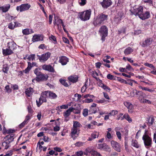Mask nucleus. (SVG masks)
Here are the masks:
<instances>
[{
    "instance_id": "nucleus-13",
    "label": "nucleus",
    "mask_w": 156,
    "mask_h": 156,
    "mask_svg": "<svg viewBox=\"0 0 156 156\" xmlns=\"http://www.w3.org/2000/svg\"><path fill=\"white\" fill-rule=\"evenodd\" d=\"M150 16V13L149 12L146 11L144 12L143 11L139 17L142 20H145L149 18Z\"/></svg>"
},
{
    "instance_id": "nucleus-1",
    "label": "nucleus",
    "mask_w": 156,
    "mask_h": 156,
    "mask_svg": "<svg viewBox=\"0 0 156 156\" xmlns=\"http://www.w3.org/2000/svg\"><path fill=\"white\" fill-rule=\"evenodd\" d=\"M108 15L103 13L98 15L95 18H94L93 22V24L95 26H100L101 24L104 23L105 21L108 19Z\"/></svg>"
},
{
    "instance_id": "nucleus-18",
    "label": "nucleus",
    "mask_w": 156,
    "mask_h": 156,
    "mask_svg": "<svg viewBox=\"0 0 156 156\" xmlns=\"http://www.w3.org/2000/svg\"><path fill=\"white\" fill-rule=\"evenodd\" d=\"M153 41V39L151 38H147L144 41L142 45L143 47H144L147 46V45L151 44Z\"/></svg>"
},
{
    "instance_id": "nucleus-28",
    "label": "nucleus",
    "mask_w": 156,
    "mask_h": 156,
    "mask_svg": "<svg viewBox=\"0 0 156 156\" xmlns=\"http://www.w3.org/2000/svg\"><path fill=\"white\" fill-rule=\"evenodd\" d=\"M9 69V67L7 64H4L2 67V71L5 73H7Z\"/></svg>"
},
{
    "instance_id": "nucleus-60",
    "label": "nucleus",
    "mask_w": 156,
    "mask_h": 156,
    "mask_svg": "<svg viewBox=\"0 0 156 156\" xmlns=\"http://www.w3.org/2000/svg\"><path fill=\"white\" fill-rule=\"evenodd\" d=\"M86 128L89 129H93L94 128V126L92 124H88L85 126Z\"/></svg>"
},
{
    "instance_id": "nucleus-37",
    "label": "nucleus",
    "mask_w": 156,
    "mask_h": 156,
    "mask_svg": "<svg viewBox=\"0 0 156 156\" xmlns=\"http://www.w3.org/2000/svg\"><path fill=\"white\" fill-rule=\"evenodd\" d=\"M103 150L108 151V152H110L111 150L110 147L108 145L106 144L105 143L104 145L103 146Z\"/></svg>"
},
{
    "instance_id": "nucleus-16",
    "label": "nucleus",
    "mask_w": 156,
    "mask_h": 156,
    "mask_svg": "<svg viewBox=\"0 0 156 156\" xmlns=\"http://www.w3.org/2000/svg\"><path fill=\"white\" fill-rule=\"evenodd\" d=\"M68 61V59L65 56H62L59 57V62L62 65H66Z\"/></svg>"
},
{
    "instance_id": "nucleus-35",
    "label": "nucleus",
    "mask_w": 156,
    "mask_h": 156,
    "mask_svg": "<svg viewBox=\"0 0 156 156\" xmlns=\"http://www.w3.org/2000/svg\"><path fill=\"white\" fill-rule=\"evenodd\" d=\"M59 81L62 85L66 87H68L69 86V84L66 82V80L60 79L59 80Z\"/></svg>"
},
{
    "instance_id": "nucleus-39",
    "label": "nucleus",
    "mask_w": 156,
    "mask_h": 156,
    "mask_svg": "<svg viewBox=\"0 0 156 156\" xmlns=\"http://www.w3.org/2000/svg\"><path fill=\"white\" fill-rule=\"evenodd\" d=\"M124 117L125 119L127 120L129 122H132V119L129 117V115L126 113L124 114Z\"/></svg>"
},
{
    "instance_id": "nucleus-34",
    "label": "nucleus",
    "mask_w": 156,
    "mask_h": 156,
    "mask_svg": "<svg viewBox=\"0 0 156 156\" xmlns=\"http://www.w3.org/2000/svg\"><path fill=\"white\" fill-rule=\"evenodd\" d=\"M139 88L143 90L151 92H152L154 91V90H153L152 89H150L148 88L142 87L141 86H139Z\"/></svg>"
},
{
    "instance_id": "nucleus-10",
    "label": "nucleus",
    "mask_w": 156,
    "mask_h": 156,
    "mask_svg": "<svg viewBox=\"0 0 156 156\" xmlns=\"http://www.w3.org/2000/svg\"><path fill=\"white\" fill-rule=\"evenodd\" d=\"M7 47L13 51L17 48V45L13 41L11 40L7 43Z\"/></svg>"
},
{
    "instance_id": "nucleus-58",
    "label": "nucleus",
    "mask_w": 156,
    "mask_h": 156,
    "mask_svg": "<svg viewBox=\"0 0 156 156\" xmlns=\"http://www.w3.org/2000/svg\"><path fill=\"white\" fill-rule=\"evenodd\" d=\"M36 102L37 105L38 107H40L43 102L41 101V100L40 99V98H39L38 101L36 100Z\"/></svg>"
},
{
    "instance_id": "nucleus-20",
    "label": "nucleus",
    "mask_w": 156,
    "mask_h": 156,
    "mask_svg": "<svg viewBox=\"0 0 156 156\" xmlns=\"http://www.w3.org/2000/svg\"><path fill=\"white\" fill-rule=\"evenodd\" d=\"M10 5L9 4H7L3 6L0 7V10L2 11L3 12H7L10 8Z\"/></svg>"
},
{
    "instance_id": "nucleus-41",
    "label": "nucleus",
    "mask_w": 156,
    "mask_h": 156,
    "mask_svg": "<svg viewBox=\"0 0 156 156\" xmlns=\"http://www.w3.org/2000/svg\"><path fill=\"white\" fill-rule=\"evenodd\" d=\"M118 129L117 128L115 129V130L116 132V134L117 137L119 140H121V139L122 137H121V134L120 132L119 131H117V130Z\"/></svg>"
},
{
    "instance_id": "nucleus-14",
    "label": "nucleus",
    "mask_w": 156,
    "mask_h": 156,
    "mask_svg": "<svg viewBox=\"0 0 156 156\" xmlns=\"http://www.w3.org/2000/svg\"><path fill=\"white\" fill-rule=\"evenodd\" d=\"M78 78L77 75H72L68 77L67 79L70 82L74 83L78 81Z\"/></svg>"
},
{
    "instance_id": "nucleus-21",
    "label": "nucleus",
    "mask_w": 156,
    "mask_h": 156,
    "mask_svg": "<svg viewBox=\"0 0 156 156\" xmlns=\"http://www.w3.org/2000/svg\"><path fill=\"white\" fill-rule=\"evenodd\" d=\"M124 104L128 109V111L129 112H132V109L133 108V105L129 102L126 101L124 102Z\"/></svg>"
},
{
    "instance_id": "nucleus-32",
    "label": "nucleus",
    "mask_w": 156,
    "mask_h": 156,
    "mask_svg": "<svg viewBox=\"0 0 156 156\" xmlns=\"http://www.w3.org/2000/svg\"><path fill=\"white\" fill-rule=\"evenodd\" d=\"M122 16L116 15L114 19V22L116 24H118L121 20Z\"/></svg>"
},
{
    "instance_id": "nucleus-53",
    "label": "nucleus",
    "mask_w": 156,
    "mask_h": 156,
    "mask_svg": "<svg viewBox=\"0 0 156 156\" xmlns=\"http://www.w3.org/2000/svg\"><path fill=\"white\" fill-rule=\"evenodd\" d=\"M34 73L37 76H38L41 73L39 71V69L38 68L36 69L34 71Z\"/></svg>"
},
{
    "instance_id": "nucleus-2",
    "label": "nucleus",
    "mask_w": 156,
    "mask_h": 156,
    "mask_svg": "<svg viewBox=\"0 0 156 156\" xmlns=\"http://www.w3.org/2000/svg\"><path fill=\"white\" fill-rule=\"evenodd\" d=\"M91 14V11L89 9L79 13V16L81 20L85 21L88 20L90 19Z\"/></svg>"
},
{
    "instance_id": "nucleus-52",
    "label": "nucleus",
    "mask_w": 156,
    "mask_h": 156,
    "mask_svg": "<svg viewBox=\"0 0 156 156\" xmlns=\"http://www.w3.org/2000/svg\"><path fill=\"white\" fill-rule=\"evenodd\" d=\"M79 3L81 6L84 5L86 3V0H79Z\"/></svg>"
},
{
    "instance_id": "nucleus-19",
    "label": "nucleus",
    "mask_w": 156,
    "mask_h": 156,
    "mask_svg": "<svg viewBox=\"0 0 156 156\" xmlns=\"http://www.w3.org/2000/svg\"><path fill=\"white\" fill-rule=\"evenodd\" d=\"M2 53L4 55L6 56L11 55L14 53L13 51L8 47L5 49H2Z\"/></svg>"
},
{
    "instance_id": "nucleus-23",
    "label": "nucleus",
    "mask_w": 156,
    "mask_h": 156,
    "mask_svg": "<svg viewBox=\"0 0 156 156\" xmlns=\"http://www.w3.org/2000/svg\"><path fill=\"white\" fill-rule=\"evenodd\" d=\"M41 36L40 35L35 34L33 36L32 38V41L33 42L38 41H43V38H42L41 40Z\"/></svg>"
},
{
    "instance_id": "nucleus-22",
    "label": "nucleus",
    "mask_w": 156,
    "mask_h": 156,
    "mask_svg": "<svg viewBox=\"0 0 156 156\" xmlns=\"http://www.w3.org/2000/svg\"><path fill=\"white\" fill-rule=\"evenodd\" d=\"M14 136V134H9L8 135H7L5 137V140L6 141H8V142H9V143H10L11 142H12L14 140L13 137Z\"/></svg>"
},
{
    "instance_id": "nucleus-3",
    "label": "nucleus",
    "mask_w": 156,
    "mask_h": 156,
    "mask_svg": "<svg viewBox=\"0 0 156 156\" xmlns=\"http://www.w3.org/2000/svg\"><path fill=\"white\" fill-rule=\"evenodd\" d=\"M142 139L145 146L147 147H149L151 146L152 140L151 138L146 134V131L142 137Z\"/></svg>"
},
{
    "instance_id": "nucleus-7",
    "label": "nucleus",
    "mask_w": 156,
    "mask_h": 156,
    "mask_svg": "<svg viewBox=\"0 0 156 156\" xmlns=\"http://www.w3.org/2000/svg\"><path fill=\"white\" fill-rule=\"evenodd\" d=\"M99 32L101 35L102 36V39H103L108 35V28L105 26H103L101 27Z\"/></svg>"
},
{
    "instance_id": "nucleus-43",
    "label": "nucleus",
    "mask_w": 156,
    "mask_h": 156,
    "mask_svg": "<svg viewBox=\"0 0 156 156\" xmlns=\"http://www.w3.org/2000/svg\"><path fill=\"white\" fill-rule=\"evenodd\" d=\"M92 150L90 147H88L86 149L84 154L87 155L88 153H91Z\"/></svg>"
},
{
    "instance_id": "nucleus-17",
    "label": "nucleus",
    "mask_w": 156,
    "mask_h": 156,
    "mask_svg": "<svg viewBox=\"0 0 156 156\" xmlns=\"http://www.w3.org/2000/svg\"><path fill=\"white\" fill-rule=\"evenodd\" d=\"M48 77V76L47 75H45L41 73V74H40L38 76H37L36 80L38 81L46 80Z\"/></svg>"
},
{
    "instance_id": "nucleus-36",
    "label": "nucleus",
    "mask_w": 156,
    "mask_h": 156,
    "mask_svg": "<svg viewBox=\"0 0 156 156\" xmlns=\"http://www.w3.org/2000/svg\"><path fill=\"white\" fill-rule=\"evenodd\" d=\"M57 97L56 94L53 92L50 91L49 98L51 99H55Z\"/></svg>"
},
{
    "instance_id": "nucleus-61",
    "label": "nucleus",
    "mask_w": 156,
    "mask_h": 156,
    "mask_svg": "<svg viewBox=\"0 0 156 156\" xmlns=\"http://www.w3.org/2000/svg\"><path fill=\"white\" fill-rule=\"evenodd\" d=\"M27 109L29 113H32L33 112V110L32 108V107L30 105H29L27 106Z\"/></svg>"
},
{
    "instance_id": "nucleus-44",
    "label": "nucleus",
    "mask_w": 156,
    "mask_h": 156,
    "mask_svg": "<svg viewBox=\"0 0 156 156\" xmlns=\"http://www.w3.org/2000/svg\"><path fill=\"white\" fill-rule=\"evenodd\" d=\"M102 84V86L101 87L104 90L108 92H109L110 91L111 89L109 87L103 83Z\"/></svg>"
},
{
    "instance_id": "nucleus-8",
    "label": "nucleus",
    "mask_w": 156,
    "mask_h": 156,
    "mask_svg": "<svg viewBox=\"0 0 156 156\" xmlns=\"http://www.w3.org/2000/svg\"><path fill=\"white\" fill-rule=\"evenodd\" d=\"M111 144L112 147L115 150L119 152H120L121 148L120 145L118 142L112 140L111 141Z\"/></svg>"
},
{
    "instance_id": "nucleus-6",
    "label": "nucleus",
    "mask_w": 156,
    "mask_h": 156,
    "mask_svg": "<svg viewBox=\"0 0 156 156\" xmlns=\"http://www.w3.org/2000/svg\"><path fill=\"white\" fill-rule=\"evenodd\" d=\"M30 7V5L28 4H22L20 6H17L16 10L17 11L22 12L28 10Z\"/></svg>"
},
{
    "instance_id": "nucleus-5",
    "label": "nucleus",
    "mask_w": 156,
    "mask_h": 156,
    "mask_svg": "<svg viewBox=\"0 0 156 156\" xmlns=\"http://www.w3.org/2000/svg\"><path fill=\"white\" fill-rule=\"evenodd\" d=\"M143 10V7L141 6L139 7L135 6L133 7V9H131V12L136 16H138L139 17L141 13H142Z\"/></svg>"
},
{
    "instance_id": "nucleus-49",
    "label": "nucleus",
    "mask_w": 156,
    "mask_h": 156,
    "mask_svg": "<svg viewBox=\"0 0 156 156\" xmlns=\"http://www.w3.org/2000/svg\"><path fill=\"white\" fill-rule=\"evenodd\" d=\"M97 110L96 107L90 108L89 112H91V113H95L97 112Z\"/></svg>"
},
{
    "instance_id": "nucleus-42",
    "label": "nucleus",
    "mask_w": 156,
    "mask_h": 156,
    "mask_svg": "<svg viewBox=\"0 0 156 156\" xmlns=\"http://www.w3.org/2000/svg\"><path fill=\"white\" fill-rule=\"evenodd\" d=\"M107 77L108 79L111 80H115L116 79L115 78V77H116V76H114L113 75H112L110 74L107 75Z\"/></svg>"
},
{
    "instance_id": "nucleus-11",
    "label": "nucleus",
    "mask_w": 156,
    "mask_h": 156,
    "mask_svg": "<svg viewBox=\"0 0 156 156\" xmlns=\"http://www.w3.org/2000/svg\"><path fill=\"white\" fill-rule=\"evenodd\" d=\"M42 68L45 70L48 71L50 72L54 73L55 70L51 65L44 64L41 66Z\"/></svg>"
},
{
    "instance_id": "nucleus-4",
    "label": "nucleus",
    "mask_w": 156,
    "mask_h": 156,
    "mask_svg": "<svg viewBox=\"0 0 156 156\" xmlns=\"http://www.w3.org/2000/svg\"><path fill=\"white\" fill-rule=\"evenodd\" d=\"M51 55V53L48 52L42 55H37V56L40 62H45L50 58Z\"/></svg>"
},
{
    "instance_id": "nucleus-46",
    "label": "nucleus",
    "mask_w": 156,
    "mask_h": 156,
    "mask_svg": "<svg viewBox=\"0 0 156 156\" xmlns=\"http://www.w3.org/2000/svg\"><path fill=\"white\" fill-rule=\"evenodd\" d=\"M144 65L146 66L149 67L153 70L155 69L154 67V66L152 64H151L149 63L148 62H146V63H145L144 64Z\"/></svg>"
},
{
    "instance_id": "nucleus-30",
    "label": "nucleus",
    "mask_w": 156,
    "mask_h": 156,
    "mask_svg": "<svg viewBox=\"0 0 156 156\" xmlns=\"http://www.w3.org/2000/svg\"><path fill=\"white\" fill-rule=\"evenodd\" d=\"M54 17H56L57 18L56 19V21L57 22V26H58V28H59V26L61 28V26H60L59 25L61 24L63 22L62 20L61 19H59L58 17L57 16H55L54 14Z\"/></svg>"
},
{
    "instance_id": "nucleus-45",
    "label": "nucleus",
    "mask_w": 156,
    "mask_h": 156,
    "mask_svg": "<svg viewBox=\"0 0 156 156\" xmlns=\"http://www.w3.org/2000/svg\"><path fill=\"white\" fill-rule=\"evenodd\" d=\"M49 91H45L43 92H42L41 93V94L43 96H44L46 98H49Z\"/></svg>"
},
{
    "instance_id": "nucleus-50",
    "label": "nucleus",
    "mask_w": 156,
    "mask_h": 156,
    "mask_svg": "<svg viewBox=\"0 0 156 156\" xmlns=\"http://www.w3.org/2000/svg\"><path fill=\"white\" fill-rule=\"evenodd\" d=\"M138 91V90H137L136 89L133 90L130 93L131 96L132 97H134L136 95Z\"/></svg>"
},
{
    "instance_id": "nucleus-48",
    "label": "nucleus",
    "mask_w": 156,
    "mask_h": 156,
    "mask_svg": "<svg viewBox=\"0 0 156 156\" xmlns=\"http://www.w3.org/2000/svg\"><path fill=\"white\" fill-rule=\"evenodd\" d=\"M14 23L11 22L8 25V28L11 29H13L15 27L14 25Z\"/></svg>"
},
{
    "instance_id": "nucleus-29",
    "label": "nucleus",
    "mask_w": 156,
    "mask_h": 156,
    "mask_svg": "<svg viewBox=\"0 0 156 156\" xmlns=\"http://www.w3.org/2000/svg\"><path fill=\"white\" fill-rule=\"evenodd\" d=\"M133 51V50L130 47L126 48L124 51V53L126 55L130 54Z\"/></svg>"
},
{
    "instance_id": "nucleus-26",
    "label": "nucleus",
    "mask_w": 156,
    "mask_h": 156,
    "mask_svg": "<svg viewBox=\"0 0 156 156\" xmlns=\"http://www.w3.org/2000/svg\"><path fill=\"white\" fill-rule=\"evenodd\" d=\"M22 33L24 35H28L33 33L34 31L32 29H26L23 30Z\"/></svg>"
},
{
    "instance_id": "nucleus-12",
    "label": "nucleus",
    "mask_w": 156,
    "mask_h": 156,
    "mask_svg": "<svg viewBox=\"0 0 156 156\" xmlns=\"http://www.w3.org/2000/svg\"><path fill=\"white\" fill-rule=\"evenodd\" d=\"M112 3L111 0H103L101 4L102 7L104 8H107Z\"/></svg>"
},
{
    "instance_id": "nucleus-31",
    "label": "nucleus",
    "mask_w": 156,
    "mask_h": 156,
    "mask_svg": "<svg viewBox=\"0 0 156 156\" xmlns=\"http://www.w3.org/2000/svg\"><path fill=\"white\" fill-rule=\"evenodd\" d=\"M8 141H6L5 140V141L2 143V145L3 147V148L4 149H7L9 147V142H7Z\"/></svg>"
},
{
    "instance_id": "nucleus-47",
    "label": "nucleus",
    "mask_w": 156,
    "mask_h": 156,
    "mask_svg": "<svg viewBox=\"0 0 156 156\" xmlns=\"http://www.w3.org/2000/svg\"><path fill=\"white\" fill-rule=\"evenodd\" d=\"M117 79H116L118 81L120 82L121 83H124L125 84H127V82L124 80L122 79L121 78L119 77H116Z\"/></svg>"
},
{
    "instance_id": "nucleus-27",
    "label": "nucleus",
    "mask_w": 156,
    "mask_h": 156,
    "mask_svg": "<svg viewBox=\"0 0 156 156\" xmlns=\"http://www.w3.org/2000/svg\"><path fill=\"white\" fill-rule=\"evenodd\" d=\"M81 126L82 125L79 122L77 121H73V128L80 129V128L81 127Z\"/></svg>"
},
{
    "instance_id": "nucleus-62",
    "label": "nucleus",
    "mask_w": 156,
    "mask_h": 156,
    "mask_svg": "<svg viewBox=\"0 0 156 156\" xmlns=\"http://www.w3.org/2000/svg\"><path fill=\"white\" fill-rule=\"evenodd\" d=\"M42 140L45 142H48L49 141L50 139L48 136H43Z\"/></svg>"
},
{
    "instance_id": "nucleus-38",
    "label": "nucleus",
    "mask_w": 156,
    "mask_h": 156,
    "mask_svg": "<svg viewBox=\"0 0 156 156\" xmlns=\"http://www.w3.org/2000/svg\"><path fill=\"white\" fill-rule=\"evenodd\" d=\"M99 135V133L96 131H94L91 134V137H93V138L95 139L96 138H98Z\"/></svg>"
},
{
    "instance_id": "nucleus-9",
    "label": "nucleus",
    "mask_w": 156,
    "mask_h": 156,
    "mask_svg": "<svg viewBox=\"0 0 156 156\" xmlns=\"http://www.w3.org/2000/svg\"><path fill=\"white\" fill-rule=\"evenodd\" d=\"M80 129H77L73 128L71 129V136L73 140H75L78 136Z\"/></svg>"
},
{
    "instance_id": "nucleus-59",
    "label": "nucleus",
    "mask_w": 156,
    "mask_h": 156,
    "mask_svg": "<svg viewBox=\"0 0 156 156\" xmlns=\"http://www.w3.org/2000/svg\"><path fill=\"white\" fill-rule=\"evenodd\" d=\"M83 144V143L81 142H78L75 143V145L76 146L80 147L82 146Z\"/></svg>"
},
{
    "instance_id": "nucleus-57",
    "label": "nucleus",
    "mask_w": 156,
    "mask_h": 156,
    "mask_svg": "<svg viewBox=\"0 0 156 156\" xmlns=\"http://www.w3.org/2000/svg\"><path fill=\"white\" fill-rule=\"evenodd\" d=\"M70 113L68 110H66L65 112L64 113V116L65 118L68 117L70 115Z\"/></svg>"
},
{
    "instance_id": "nucleus-25",
    "label": "nucleus",
    "mask_w": 156,
    "mask_h": 156,
    "mask_svg": "<svg viewBox=\"0 0 156 156\" xmlns=\"http://www.w3.org/2000/svg\"><path fill=\"white\" fill-rule=\"evenodd\" d=\"M131 145L134 147L138 148L140 147V145L136 140H132L131 141Z\"/></svg>"
},
{
    "instance_id": "nucleus-55",
    "label": "nucleus",
    "mask_w": 156,
    "mask_h": 156,
    "mask_svg": "<svg viewBox=\"0 0 156 156\" xmlns=\"http://www.w3.org/2000/svg\"><path fill=\"white\" fill-rule=\"evenodd\" d=\"M40 99L41 100V101L43 102H46L47 100L46 98L44 96H43L41 94V96L40 98Z\"/></svg>"
},
{
    "instance_id": "nucleus-63",
    "label": "nucleus",
    "mask_w": 156,
    "mask_h": 156,
    "mask_svg": "<svg viewBox=\"0 0 156 156\" xmlns=\"http://www.w3.org/2000/svg\"><path fill=\"white\" fill-rule=\"evenodd\" d=\"M84 153L82 151H79L76 152V155L77 156H82Z\"/></svg>"
},
{
    "instance_id": "nucleus-40",
    "label": "nucleus",
    "mask_w": 156,
    "mask_h": 156,
    "mask_svg": "<svg viewBox=\"0 0 156 156\" xmlns=\"http://www.w3.org/2000/svg\"><path fill=\"white\" fill-rule=\"evenodd\" d=\"M141 102L144 104H147L149 105H151L152 104L151 101L149 100L144 99V98L143 99Z\"/></svg>"
},
{
    "instance_id": "nucleus-33",
    "label": "nucleus",
    "mask_w": 156,
    "mask_h": 156,
    "mask_svg": "<svg viewBox=\"0 0 156 156\" xmlns=\"http://www.w3.org/2000/svg\"><path fill=\"white\" fill-rule=\"evenodd\" d=\"M28 66L27 68L25 70H23V72L25 74H27L29 73L30 69H31V67L30 66V62H28Z\"/></svg>"
},
{
    "instance_id": "nucleus-15",
    "label": "nucleus",
    "mask_w": 156,
    "mask_h": 156,
    "mask_svg": "<svg viewBox=\"0 0 156 156\" xmlns=\"http://www.w3.org/2000/svg\"><path fill=\"white\" fill-rule=\"evenodd\" d=\"M146 94L142 91L138 90L136 94V97L141 102L144 98H145Z\"/></svg>"
},
{
    "instance_id": "nucleus-51",
    "label": "nucleus",
    "mask_w": 156,
    "mask_h": 156,
    "mask_svg": "<svg viewBox=\"0 0 156 156\" xmlns=\"http://www.w3.org/2000/svg\"><path fill=\"white\" fill-rule=\"evenodd\" d=\"M88 110L87 109L85 108L83 110V115L86 117L88 115Z\"/></svg>"
},
{
    "instance_id": "nucleus-64",
    "label": "nucleus",
    "mask_w": 156,
    "mask_h": 156,
    "mask_svg": "<svg viewBox=\"0 0 156 156\" xmlns=\"http://www.w3.org/2000/svg\"><path fill=\"white\" fill-rule=\"evenodd\" d=\"M31 115L30 114H28L26 117V119L25 120V121L27 122H28V121L29 119H30L31 118Z\"/></svg>"
},
{
    "instance_id": "nucleus-56",
    "label": "nucleus",
    "mask_w": 156,
    "mask_h": 156,
    "mask_svg": "<svg viewBox=\"0 0 156 156\" xmlns=\"http://www.w3.org/2000/svg\"><path fill=\"white\" fill-rule=\"evenodd\" d=\"M106 137L109 139H112L113 138V136H112L111 133L108 132H107Z\"/></svg>"
},
{
    "instance_id": "nucleus-24",
    "label": "nucleus",
    "mask_w": 156,
    "mask_h": 156,
    "mask_svg": "<svg viewBox=\"0 0 156 156\" xmlns=\"http://www.w3.org/2000/svg\"><path fill=\"white\" fill-rule=\"evenodd\" d=\"M33 92V89L30 87L26 89L25 93L28 97H30L32 94Z\"/></svg>"
},
{
    "instance_id": "nucleus-54",
    "label": "nucleus",
    "mask_w": 156,
    "mask_h": 156,
    "mask_svg": "<svg viewBox=\"0 0 156 156\" xmlns=\"http://www.w3.org/2000/svg\"><path fill=\"white\" fill-rule=\"evenodd\" d=\"M5 90H6V92L8 93H10L11 92L12 90L10 89L9 85H7L5 87Z\"/></svg>"
}]
</instances>
